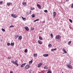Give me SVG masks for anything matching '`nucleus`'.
Masks as SVG:
<instances>
[{
  "instance_id": "nucleus-51",
  "label": "nucleus",
  "mask_w": 73,
  "mask_h": 73,
  "mask_svg": "<svg viewBox=\"0 0 73 73\" xmlns=\"http://www.w3.org/2000/svg\"><path fill=\"white\" fill-rule=\"evenodd\" d=\"M69 0H66V1H68Z\"/></svg>"
},
{
  "instance_id": "nucleus-26",
  "label": "nucleus",
  "mask_w": 73,
  "mask_h": 73,
  "mask_svg": "<svg viewBox=\"0 0 73 73\" xmlns=\"http://www.w3.org/2000/svg\"><path fill=\"white\" fill-rule=\"evenodd\" d=\"M14 42H11V45L12 46H14Z\"/></svg>"
},
{
  "instance_id": "nucleus-31",
  "label": "nucleus",
  "mask_w": 73,
  "mask_h": 73,
  "mask_svg": "<svg viewBox=\"0 0 73 73\" xmlns=\"http://www.w3.org/2000/svg\"><path fill=\"white\" fill-rule=\"evenodd\" d=\"M52 47V44H48V47L50 48H51Z\"/></svg>"
},
{
  "instance_id": "nucleus-34",
  "label": "nucleus",
  "mask_w": 73,
  "mask_h": 73,
  "mask_svg": "<svg viewBox=\"0 0 73 73\" xmlns=\"http://www.w3.org/2000/svg\"><path fill=\"white\" fill-rule=\"evenodd\" d=\"M7 45L8 46H9L11 45V44L10 43H7Z\"/></svg>"
},
{
  "instance_id": "nucleus-8",
  "label": "nucleus",
  "mask_w": 73,
  "mask_h": 73,
  "mask_svg": "<svg viewBox=\"0 0 73 73\" xmlns=\"http://www.w3.org/2000/svg\"><path fill=\"white\" fill-rule=\"evenodd\" d=\"M62 51L64 52V53L65 54H66L67 52L66 50H65V49L64 48H63L62 49Z\"/></svg>"
},
{
  "instance_id": "nucleus-36",
  "label": "nucleus",
  "mask_w": 73,
  "mask_h": 73,
  "mask_svg": "<svg viewBox=\"0 0 73 73\" xmlns=\"http://www.w3.org/2000/svg\"><path fill=\"white\" fill-rule=\"evenodd\" d=\"M69 21L71 23H72V20L71 19H70L69 20Z\"/></svg>"
},
{
  "instance_id": "nucleus-24",
  "label": "nucleus",
  "mask_w": 73,
  "mask_h": 73,
  "mask_svg": "<svg viewBox=\"0 0 73 73\" xmlns=\"http://www.w3.org/2000/svg\"><path fill=\"white\" fill-rule=\"evenodd\" d=\"M72 41H69L68 43V45H70L72 43Z\"/></svg>"
},
{
  "instance_id": "nucleus-32",
  "label": "nucleus",
  "mask_w": 73,
  "mask_h": 73,
  "mask_svg": "<svg viewBox=\"0 0 73 73\" xmlns=\"http://www.w3.org/2000/svg\"><path fill=\"white\" fill-rule=\"evenodd\" d=\"M2 31L3 32H5V30L4 29L2 28Z\"/></svg>"
},
{
  "instance_id": "nucleus-10",
  "label": "nucleus",
  "mask_w": 73,
  "mask_h": 73,
  "mask_svg": "<svg viewBox=\"0 0 73 73\" xmlns=\"http://www.w3.org/2000/svg\"><path fill=\"white\" fill-rule=\"evenodd\" d=\"M12 3H7V5L8 6H9L10 5H12Z\"/></svg>"
},
{
  "instance_id": "nucleus-22",
  "label": "nucleus",
  "mask_w": 73,
  "mask_h": 73,
  "mask_svg": "<svg viewBox=\"0 0 73 73\" xmlns=\"http://www.w3.org/2000/svg\"><path fill=\"white\" fill-rule=\"evenodd\" d=\"M21 17L23 19V21H25L26 20V18H23V17L22 16Z\"/></svg>"
},
{
  "instance_id": "nucleus-35",
  "label": "nucleus",
  "mask_w": 73,
  "mask_h": 73,
  "mask_svg": "<svg viewBox=\"0 0 73 73\" xmlns=\"http://www.w3.org/2000/svg\"><path fill=\"white\" fill-rule=\"evenodd\" d=\"M44 12L47 13L48 12V11L46 10H45L44 11Z\"/></svg>"
},
{
  "instance_id": "nucleus-1",
  "label": "nucleus",
  "mask_w": 73,
  "mask_h": 73,
  "mask_svg": "<svg viewBox=\"0 0 73 73\" xmlns=\"http://www.w3.org/2000/svg\"><path fill=\"white\" fill-rule=\"evenodd\" d=\"M11 62L13 64L17 65V66H18L19 64H18V61L17 60H16L15 61L13 60H12L11 61Z\"/></svg>"
},
{
  "instance_id": "nucleus-39",
  "label": "nucleus",
  "mask_w": 73,
  "mask_h": 73,
  "mask_svg": "<svg viewBox=\"0 0 73 73\" xmlns=\"http://www.w3.org/2000/svg\"><path fill=\"white\" fill-rule=\"evenodd\" d=\"M29 73H31V70H30L29 71Z\"/></svg>"
},
{
  "instance_id": "nucleus-19",
  "label": "nucleus",
  "mask_w": 73,
  "mask_h": 73,
  "mask_svg": "<svg viewBox=\"0 0 73 73\" xmlns=\"http://www.w3.org/2000/svg\"><path fill=\"white\" fill-rule=\"evenodd\" d=\"M33 60H31V61H29V64L31 65L33 62Z\"/></svg>"
},
{
  "instance_id": "nucleus-6",
  "label": "nucleus",
  "mask_w": 73,
  "mask_h": 73,
  "mask_svg": "<svg viewBox=\"0 0 73 73\" xmlns=\"http://www.w3.org/2000/svg\"><path fill=\"white\" fill-rule=\"evenodd\" d=\"M26 64V63H25L22 64L21 66V68H23L25 66Z\"/></svg>"
},
{
  "instance_id": "nucleus-11",
  "label": "nucleus",
  "mask_w": 73,
  "mask_h": 73,
  "mask_svg": "<svg viewBox=\"0 0 73 73\" xmlns=\"http://www.w3.org/2000/svg\"><path fill=\"white\" fill-rule=\"evenodd\" d=\"M48 56V54H44L43 55V56L44 57H46Z\"/></svg>"
},
{
  "instance_id": "nucleus-52",
  "label": "nucleus",
  "mask_w": 73,
  "mask_h": 73,
  "mask_svg": "<svg viewBox=\"0 0 73 73\" xmlns=\"http://www.w3.org/2000/svg\"><path fill=\"white\" fill-rule=\"evenodd\" d=\"M20 18H21V17H20Z\"/></svg>"
},
{
  "instance_id": "nucleus-17",
  "label": "nucleus",
  "mask_w": 73,
  "mask_h": 73,
  "mask_svg": "<svg viewBox=\"0 0 73 73\" xmlns=\"http://www.w3.org/2000/svg\"><path fill=\"white\" fill-rule=\"evenodd\" d=\"M23 4L24 6H26L27 5V3L25 2H23Z\"/></svg>"
},
{
  "instance_id": "nucleus-49",
  "label": "nucleus",
  "mask_w": 73,
  "mask_h": 73,
  "mask_svg": "<svg viewBox=\"0 0 73 73\" xmlns=\"http://www.w3.org/2000/svg\"><path fill=\"white\" fill-rule=\"evenodd\" d=\"M62 73H64V72H62Z\"/></svg>"
},
{
  "instance_id": "nucleus-25",
  "label": "nucleus",
  "mask_w": 73,
  "mask_h": 73,
  "mask_svg": "<svg viewBox=\"0 0 73 73\" xmlns=\"http://www.w3.org/2000/svg\"><path fill=\"white\" fill-rule=\"evenodd\" d=\"M57 50V48H55V49H51V51H53L54 50L55 51V50Z\"/></svg>"
},
{
  "instance_id": "nucleus-5",
  "label": "nucleus",
  "mask_w": 73,
  "mask_h": 73,
  "mask_svg": "<svg viewBox=\"0 0 73 73\" xmlns=\"http://www.w3.org/2000/svg\"><path fill=\"white\" fill-rule=\"evenodd\" d=\"M11 16L15 18H16L17 17V16L16 14H12Z\"/></svg>"
},
{
  "instance_id": "nucleus-40",
  "label": "nucleus",
  "mask_w": 73,
  "mask_h": 73,
  "mask_svg": "<svg viewBox=\"0 0 73 73\" xmlns=\"http://www.w3.org/2000/svg\"><path fill=\"white\" fill-rule=\"evenodd\" d=\"M45 23V21H43L42 22V23Z\"/></svg>"
},
{
  "instance_id": "nucleus-12",
  "label": "nucleus",
  "mask_w": 73,
  "mask_h": 73,
  "mask_svg": "<svg viewBox=\"0 0 73 73\" xmlns=\"http://www.w3.org/2000/svg\"><path fill=\"white\" fill-rule=\"evenodd\" d=\"M25 29L27 31H28L29 30V28L27 27V26H26Z\"/></svg>"
},
{
  "instance_id": "nucleus-20",
  "label": "nucleus",
  "mask_w": 73,
  "mask_h": 73,
  "mask_svg": "<svg viewBox=\"0 0 73 73\" xmlns=\"http://www.w3.org/2000/svg\"><path fill=\"white\" fill-rule=\"evenodd\" d=\"M39 21V19H36L34 21V22L35 23L36 22V21Z\"/></svg>"
},
{
  "instance_id": "nucleus-9",
  "label": "nucleus",
  "mask_w": 73,
  "mask_h": 73,
  "mask_svg": "<svg viewBox=\"0 0 73 73\" xmlns=\"http://www.w3.org/2000/svg\"><path fill=\"white\" fill-rule=\"evenodd\" d=\"M38 44H42V41L40 40H38Z\"/></svg>"
},
{
  "instance_id": "nucleus-4",
  "label": "nucleus",
  "mask_w": 73,
  "mask_h": 73,
  "mask_svg": "<svg viewBox=\"0 0 73 73\" xmlns=\"http://www.w3.org/2000/svg\"><path fill=\"white\" fill-rule=\"evenodd\" d=\"M67 67L70 69H73V67L72 66H71V65L70 64H67Z\"/></svg>"
},
{
  "instance_id": "nucleus-28",
  "label": "nucleus",
  "mask_w": 73,
  "mask_h": 73,
  "mask_svg": "<svg viewBox=\"0 0 73 73\" xmlns=\"http://www.w3.org/2000/svg\"><path fill=\"white\" fill-rule=\"evenodd\" d=\"M32 17L33 18L35 17V15L34 14H33L32 15Z\"/></svg>"
},
{
  "instance_id": "nucleus-23",
  "label": "nucleus",
  "mask_w": 73,
  "mask_h": 73,
  "mask_svg": "<svg viewBox=\"0 0 73 73\" xmlns=\"http://www.w3.org/2000/svg\"><path fill=\"white\" fill-rule=\"evenodd\" d=\"M19 37V36L18 35H16L15 37V39H17Z\"/></svg>"
},
{
  "instance_id": "nucleus-53",
  "label": "nucleus",
  "mask_w": 73,
  "mask_h": 73,
  "mask_svg": "<svg viewBox=\"0 0 73 73\" xmlns=\"http://www.w3.org/2000/svg\"><path fill=\"white\" fill-rule=\"evenodd\" d=\"M0 70H1V69H0Z\"/></svg>"
},
{
  "instance_id": "nucleus-37",
  "label": "nucleus",
  "mask_w": 73,
  "mask_h": 73,
  "mask_svg": "<svg viewBox=\"0 0 73 73\" xmlns=\"http://www.w3.org/2000/svg\"><path fill=\"white\" fill-rule=\"evenodd\" d=\"M71 8L73 9V3H72L71 6Z\"/></svg>"
},
{
  "instance_id": "nucleus-7",
  "label": "nucleus",
  "mask_w": 73,
  "mask_h": 73,
  "mask_svg": "<svg viewBox=\"0 0 73 73\" xmlns=\"http://www.w3.org/2000/svg\"><path fill=\"white\" fill-rule=\"evenodd\" d=\"M42 63H40L38 64V68H39L40 67V66L42 65Z\"/></svg>"
},
{
  "instance_id": "nucleus-46",
  "label": "nucleus",
  "mask_w": 73,
  "mask_h": 73,
  "mask_svg": "<svg viewBox=\"0 0 73 73\" xmlns=\"http://www.w3.org/2000/svg\"><path fill=\"white\" fill-rule=\"evenodd\" d=\"M72 63L71 62V61H70V62L69 63V64H71Z\"/></svg>"
},
{
  "instance_id": "nucleus-33",
  "label": "nucleus",
  "mask_w": 73,
  "mask_h": 73,
  "mask_svg": "<svg viewBox=\"0 0 73 73\" xmlns=\"http://www.w3.org/2000/svg\"><path fill=\"white\" fill-rule=\"evenodd\" d=\"M14 27V25H11L9 26V28H12V27Z\"/></svg>"
},
{
  "instance_id": "nucleus-42",
  "label": "nucleus",
  "mask_w": 73,
  "mask_h": 73,
  "mask_svg": "<svg viewBox=\"0 0 73 73\" xmlns=\"http://www.w3.org/2000/svg\"><path fill=\"white\" fill-rule=\"evenodd\" d=\"M31 30H34V28H32Z\"/></svg>"
},
{
  "instance_id": "nucleus-14",
  "label": "nucleus",
  "mask_w": 73,
  "mask_h": 73,
  "mask_svg": "<svg viewBox=\"0 0 73 73\" xmlns=\"http://www.w3.org/2000/svg\"><path fill=\"white\" fill-rule=\"evenodd\" d=\"M44 69H47L48 68V67L47 66H45L44 67Z\"/></svg>"
},
{
  "instance_id": "nucleus-21",
  "label": "nucleus",
  "mask_w": 73,
  "mask_h": 73,
  "mask_svg": "<svg viewBox=\"0 0 73 73\" xmlns=\"http://www.w3.org/2000/svg\"><path fill=\"white\" fill-rule=\"evenodd\" d=\"M37 55V54H34L33 56L34 57H36Z\"/></svg>"
},
{
  "instance_id": "nucleus-43",
  "label": "nucleus",
  "mask_w": 73,
  "mask_h": 73,
  "mask_svg": "<svg viewBox=\"0 0 73 73\" xmlns=\"http://www.w3.org/2000/svg\"><path fill=\"white\" fill-rule=\"evenodd\" d=\"M11 57H8V59H11Z\"/></svg>"
},
{
  "instance_id": "nucleus-44",
  "label": "nucleus",
  "mask_w": 73,
  "mask_h": 73,
  "mask_svg": "<svg viewBox=\"0 0 73 73\" xmlns=\"http://www.w3.org/2000/svg\"><path fill=\"white\" fill-rule=\"evenodd\" d=\"M27 15H29V13H28V12H27Z\"/></svg>"
},
{
  "instance_id": "nucleus-30",
  "label": "nucleus",
  "mask_w": 73,
  "mask_h": 73,
  "mask_svg": "<svg viewBox=\"0 0 73 73\" xmlns=\"http://www.w3.org/2000/svg\"><path fill=\"white\" fill-rule=\"evenodd\" d=\"M39 39L40 40H42L43 39L40 36H39Z\"/></svg>"
},
{
  "instance_id": "nucleus-3",
  "label": "nucleus",
  "mask_w": 73,
  "mask_h": 73,
  "mask_svg": "<svg viewBox=\"0 0 73 73\" xmlns=\"http://www.w3.org/2000/svg\"><path fill=\"white\" fill-rule=\"evenodd\" d=\"M30 66L29 65L27 64L25 66V68L26 70H27L29 68H30Z\"/></svg>"
},
{
  "instance_id": "nucleus-50",
  "label": "nucleus",
  "mask_w": 73,
  "mask_h": 73,
  "mask_svg": "<svg viewBox=\"0 0 73 73\" xmlns=\"http://www.w3.org/2000/svg\"><path fill=\"white\" fill-rule=\"evenodd\" d=\"M33 73H34V71H33Z\"/></svg>"
},
{
  "instance_id": "nucleus-15",
  "label": "nucleus",
  "mask_w": 73,
  "mask_h": 73,
  "mask_svg": "<svg viewBox=\"0 0 73 73\" xmlns=\"http://www.w3.org/2000/svg\"><path fill=\"white\" fill-rule=\"evenodd\" d=\"M47 73H52L51 70H50V69L48 70Z\"/></svg>"
},
{
  "instance_id": "nucleus-27",
  "label": "nucleus",
  "mask_w": 73,
  "mask_h": 73,
  "mask_svg": "<svg viewBox=\"0 0 73 73\" xmlns=\"http://www.w3.org/2000/svg\"><path fill=\"white\" fill-rule=\"evenodd\" d=\"M28 52V50L27 49H26L24 51L25 52L27 53Z\"/></svg>"
},
{
  "instance_id": "nucleus-2",
  "label": "nucleus",
  "mask_w": 73,
  "mask_h": 73,
  "mask_svg": "<svg viewBox=\"0 0 73 73\" xmlns=\"http://www.w3.org/2000/svg\"><path fill=\"white\" fill-rule=\"evenodd\" d=\"M61 38V36L60 35H58L55 36V38L56 39L59 40Z\"/></svg>"
},
{
  "instance_id": "nucleus-13",
  "label": "nucleus",
  "mask_w": 73,
  "mask_h": 73,
  "mask_svg": "<svg viewBox=\"0 0 73 73\" xmlns=\"http://www.w3.org/2000/svg\"><path fill=\"white\" fill-rule=\"evenodd\" d=\"M37 6L38 7V8L39 9H41V7L40 6V5L39 4H37Z\"/></svg>"
},
{
  "instance_id": "nucleus-29",
  "label": "nucleus",
  "mask_w": 73,
  "mask_h": 73,
  "mask_svg": "<svg viewBox=\"0 0 73 73\" xmlns=\"http://www.w3.org/2000/svg\"><path fill=\"white\" fill-rule=\"evenodd\" d=\"M53 34L52 33L51 34V38H53Z\"/></svg>"
},
{
  "instance_id": "nucleus-48",
  "label": "nucleus",
  "mask_w": 73,
  "mask_h": 73,
  "mask_svg": "<svg viewBox=\"0 0 73 73\" xmlns=\"http://www.w3.org/2000/svg\"><path fill=\"white\" fill-rule=\"evenodd\" d=\"M0 41L1 42H2V40H1L0 39Z\"/></svg>"
},
{
  "instance_id": "nucleus-45",
  "label": "nucleus",
  "mask_w": 73,
  "mask_h": 73,
  "mask_svg": "<svg viewBox=\"0 0 73 73\" xmlns=\"http://www.w3.org/2000/svg\"><path fill=\"white\" fill-rule=\"evenodd\" d=\"M10 73H13V71H10Z\"/></svg>"
},
{
  "instance_id": "nucleus-16",
  "label": "nucleus",
  "mask_w": 73,
  "mask_h": 73,
  "mask_svg": "<svg viewBox=\"0 0 73 73\" xmlns=\"http://www.w3.org/2000/svg\"><path fill=\"white\" fill-rule=\"evenodd\" d=\"M56 13L55 12H54V15L53 16H54V17H55L56 16Z\"/></svg>"
},
{
  "instance_id": "nucleus-38",
  "label": "nucleus",
  "mask_w": 73,
  "mask_h": 73,
  "mask_svg": "<svg viewBox=\"0 0 73 73\" xmlns=\"http://www.w3.org/2000/svg\"><path fill=\"white\" fill-rule=\"evenodd\" d=\"M3 3V1H0V4H2Z\"/></svg>"
},
{
  "instance_id": "nucleus-41",
  "label": "nucleus",
  "mask_w": 73,
  "mask_h": 73,
  "mask_svg": "<svg viewBox=\"0 0 73 73\" xmlns=\"http://www.w3.org/2000/svg\"><path fill=\"white\" fill-rule=\"evenodd\" d=\"M35 9V8H31V10H34Z\"/></svg>"
},
{
  "instance_id": "nucleus-47",
  "label": "nucleus",
  "mask_w": 73,
  "mask_h": 73,
  "mask_svg": "<svg viewBox=\"0 0 73 73\" xmlns=\"http://www.w3.org/2000/svg\"><path fill=\"white\" fill-rule=\"evenodd\" d=\"M31 11H30V14H31Z\"/></svg>"
},
{
  "instance_id": "nucleus-18",
  "label": "nucleus",
  "mask_w": 73,
  "mask_h": 73,
  "mask_svg": "<svg viewBox=\"0 0 73 73\" xmlns=\"http://www.w3.org/2000/svg\"><path fill=\"white\" fill-rule=\"evenodd\" d=\"M22 37L21 36H20L19 37V40H21V39H22Z\"/></svg>"
}]
</instances>
